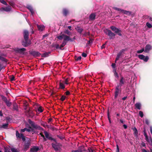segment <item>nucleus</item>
Listing matches in <instances>:
<instances>
[{"mask_svg":"<svg viewBox=\"0 0 152 152\" xmlns=\"http://www.w3.org/2000/svg\"><path fill=\"white\" fill-rule=\"evenodd\" d=\"M28 122L29 124L31 125V126L32 127V128L31 126H29L28 128V129L25 128L23 129H21L20 130V132H25V131L30 132H34V129H35L38 130L40 131L43 130V129L40 126L35 124L34 122L32 121L30 119L28 121Z\"/></svg>","mask_w":152,"mask_h":152,"instance_id":"nucleus-1","label":"nucleus"},{"mask_svg":"<svg viewBox=\"0 0 152 152\" xmlns=\"http://www.w3.org/2000/svg\"><path fill=\"white\" fill-rule=\"evenodd\" d=\"M57 38L59 40L63 39V41L62 42L60 46V50H62V48L64 47L67 44V41L73 42V40L69 36L64 34L61 33L59 34L57 37Z\"/></svg>","mask_w":152,"mask_h":152,"instance_id":"nucleus-2","label":"nucleus"},{"mask_svg":"<svg viewBox=\"0 0 152 152\" xmlns=\"http://www.w3.org/2000/svg\"><path fill=\"white\" fill-rule=\"evenodd\" d=\"M23 37L24 40L22 42V45L23 46L26 47L31 44V41L28 40V32L27 30H24Z\"/></svg>","mask_w":152,"mask_h":152,"instance_id":"nucleus-3","label":"nucleus"},{"mask_svg":"<svg viewBox=\"0 0 152 152\" xmlns=\"http://www.w3.org/2000/svg\"><path fill=\"white\" fill-rule=\"evenodd\" d=\"M51 145L56 152H59L61 150L62 145L59 142L56 143H52L51 144Z\"/></svg>","mask_w":152,"mask_h":152,"instance_id":"nucleus-4","label":"nucleus"},{"mask_svg":"<svg viewBox=\"0 0 152 152\" xmlns=\"http://www.w3.org/2000/svg\"><path fill=\"white\" fill-rule=\"evenodd\" d=\"M104 33L108 35L110 39H113L115 38V34L112 32L111 31L108 29H106L104 30Z\"/></svg>","mask_w":152,"mask_h":152,"instance_id":"nucleus-5","label":"nucleus"},{"mask_svg":"<svg viewBox=\"0 0 152 152\" xmlns=\"http://www.w3.org/2000/svg\"><path fill=\"white\" fill-rule=\"evenodd\" d=\"M121 88L117 86L115 87L114 94V98L115 99L117 98L119 94H121Z\"/></svg>","mask_w":152,"mask_h":152,"instance_id":"nucleus-6","label":"nucleus"},{"mask_svg":"<svg viewBox=\"0 0 152 152\" xmlns=\"http://www.w3.org/2000/svg\"><path fill=\"white\" fill-rule=\"evenodd\" d=\"M110 28L113 31H114L115 33L117 34L118 35L120 36L122 35V34L121 33V31L118 28L113 26H111L110 27Z\"/></svg>","mask_w":152,"mask_h":152,"instance_id":"nucleus-7","label":"nucleus"},{"mask_svg":"<svg viewBox=\"0 0 152 152\" xmlns=\"http://www.w3.org/2000/svg\"><path fill=\"white\" fill-rule=\"evenodd\" d=\"M68 80L67 78L65 81H63L62 82H60L59 83V88L60 89H64L65 88V84L67 85L68 84Z\"/></svg>","mask_w":152,"mask_h":152,"instance_id":"nucleus-8","label":"nucleus"},{"mask_svg":"<svg viewBox=\"0 0 152 152\" xmlns=\"http://www.w3.org/2000/svg\"><path fill=\"white\" fill-rule=\"evenodd\" d=\"M12 7L10 6H8L7 7H2L0 8V11L3 12L4 11L8 12L11 11Z\"/></svg>","mask_w":152,"mask_h":152,"instance_id":"nucleus-9","label":"nucleus"},{"mask_svg":"<svg viewBox=\"0 0 152 152\" xmlns=\"http://www.w3.org/2000/svg\"><path fill=\"white\" fill-rule=\"evenodd\" d=\"M138 57L139 59L143 60V61L145 62L148 61L149 59L148 56H145L142 54L138 55Z\"/></svg>","mask_w":152,"mask_h":152,"instance_id":"nucleus-10","label":"nucleus"},{"mask_svg":"<svg viewBox=\"0 0 152 152\" xmlns=\"http://www.w3.org/2000/svg\"><path fill=\"white\" fill-rule=\"evenodd\" d=\"M15 50L18 53L23 54H24L25 51L26 50V49L24 48H15Z\"/></svg>","mask_w":152,"mask_h":152,"instance_id":"nucleus-11","label":"nucleus"},{"mask_svg":"<svg viewBox=\"0 0 152 152\" xmlns=\"http://www.w3.org/2000/svg\"><path fill=\"white\" fill-rule=\"evenodd\" d=\"M30 145V143L29 141L25 142L24 145L23 151H27L29 148Z\"/></svg>","mask_w":152,"mask_h":152,"instance_id":"nucleus-12","label":"nucleus"},{"mask_svg":"<svg viewBox=\"0 0 152 152\" xmlns=\"http://www.w3.org/2000/svg\"><path fill=\"white\" fill-rule=\"evenodd\" d=\"M125 83V80L123 77H121L120 80V83L117 86H118L119 87H121Z\"/></svg>","mask_w":152,"mask_h":152,"instance_id":"nucleus-13","label":"nucleus"},{"mask_svg":"<svg viewBox=\"0 0 152 152\" xmlns=\"http://www.w3.org/2000/svg\"><path fill=\"white\" fill-rule=\"evenodd\" d=\"M152 48V47L151 45L149 44L147 45L145 47V50H144L145 52L147 53H149V51Z\"/></svg>","mask_w":152,"mask_h":152,"instance_id":"nucleus-14","label":"nucleus"},{"mask_svg":"<svg viewBox=\"0 0 152 152\" xmlns=\"http://www.w3.org/2000/svg\"><path fill=\"white\" fill-rule=\"evenodd\" d=\"M84 151V147L83 146L79 147L77 150H72V152H83Z\"/></svg>","mask_w":152,"mask_h":152,"instance_id":"nucleus-15","label":"nucleus"},{"mask_svg":"<svg viewBox=\"0 0 152 152\" xmlns=\"http://www.w3.org/2000/svg\"><path fill=\"white\" fill-rule=\"evenodd\" d=\"M30 54L34 56H38L40 55V53L38 51H33L30 52Z\"/></svg>","mask_w":152,"mask_h":152,"instance_id":"nucleus-16","label":"nucleus"},{"mask_svg":"<svg viewBox=\"0 0 152 152\" xmlns=\"http://www.w3.org/2000/svg\"><path fill=\"white\" fill-rule=\"evenodd\" d=\"M26 8L30 10L31 15H33L34 13V11L32 6L28 4L26 6Z\"/></svg>","mask_w":152,"mask_h":152,"instance_id":"nucleus-17","label":"nucleus"},{"mask_svg":"<svg viewBox=\"0 0 152 152\" xmlns=\"http://www.w3.org/2000/svg\"><path fill=\"white\" fill-rule=\"evenodd\" d=\"M132 129L134 131V136L136 138L138 137V132L137 128L135 127H134V128H132Z\"/></svg>","mask_w":152,"mask_h":152,"instance_id":"nucleus-18","label":"nucleus"},{"mask_svg":"<svg viewBox=\"0 0 152 152\" xmlns=\"http://www.w3.org/2000/svg\"><path fill=\"white\" fill-rule=\"evenodd\" d=\"M44 133L45 134L46 138L50 140L51 137H52L51 136V135L48 132L45 131H44Z\"/></svg>","mask_w":152,"mask_h":152,"instance_id":"nucleus-19","label":"nucleus"},{"mask_svg":"<svg viewBox=\"0 0 152 152\" xmlns=\"http://www.w3.org/2000/svg\"><path fill=\"white\" fill-rule=\"evenodd\" d=\"M39 150V148L37 146H34L30 149V151L32 152H36Z\"/></svg>","mask_w":152,"mask_h":152,"instance_id":"nucleus-20","label":"nucleus"},{"mask_svg":"<svg viewBox=\"0 0 152 152\" xmlns=\"http://www.w3.org/2000/svg\"><path fill=\"white\" fill-rule=\"evenodd\" d=\"M96 15L95 13H91L89 17V19L91 20H95Z\"/></svg>","mask_w":152,"mask_h":152,"instance_id":"nucleus-21","label":"nucleus"},{"mask_svg":"<svg viewBox=\"0 0 152 152\" xmlns=\"http://www.w3.org/2000/svg\"><path fill=\"white\" fill-rule=\"evenodd\" d=\"M63 14L64 16H66L69 13L68 10L66 8H64L63 9Z\"/></svg>","mask_w":152,"mask_h":152,"instance_id":"nucleus-22","label":"nucleus"},{"mask_svg":"<svg viewBox=\"0 0 152 152\" xmlns=\"http://www.w3.org/2000/svg\"><path fill=\"white\" fill-rule=\"evenodd\" d=\"M136 108L139 110L141 109L142 104L140 102H137L135 104Z\"/></svg>","mask_w":152,"mask_h":152,"instance_id":"nucleus-23","label":"nucleus"},{"mask_svg":"<svg viewBox=\"0 0 152 152\" xmlns=\"http://www.w3.org/2000/svg\"><path fill=\"white\" fill-rule=\"evenodd\" d=\"M37 27L39 31H42L45 29V27L43 25H37Z\"/></svg>","mask_w":152,"mask_h":152,"instance_id":"nucleus-24","label":"nucleus"},{"mask_svg":"<svg viewBox=\"0 0 152 152\" xmlns=\"http://www.w3.org/2000/svg\"><path fill=\"white\" fill-rule=\"evenodd\" d=\"M145 139L148 143L152 145V139L151 137H148L145 138Z\"/></svg>","mask_w":152,"mask_h":152,"instance_id":"nucleus-25","label":"nucleus"},{"mask_svg":"<svg viewBox=\"0 0 152 152\" xmlns=\"http://www.w3.org/2000/svg\"><path fill=\"white\" fill-rule=\"evenodd\" d=\"M113 9L117 11H118L119 13H122V11L123 10L121 9L120 8H117L116 7H113Z\"/></svg>","mask_w":152,"mask_h":152,"instance_id":"nucleus-26","label":"nucleus"},{"mask_svg":"<svg viewBox=\"0 0 152 152\" xmlns=\"http://www.w3.org/2000/svg\"><path fill=\"white\" fill-rule=\"evenodd\" d=\"M76 29L77 31L80 34L82 33L83 31V29L80 27H77L76 28Z\"/></svg>","mask_w":152,"mask_h":152,"instance_id":"nucleus-27","label":"nucleus"},{"mask_svg":"<svg viewBox=\"0 0 152 152\" xmlns=\"http://www.w3.org/2000/svg\"><path fill=\"white\" fill-rule=\"evenodd\" d=\"M21 134H20L18 131H16V135L17 138H21Z\"/></svg>","mask_w":152,"mask_h":152,"instance_id":"nucleus-28","label":"nucleus"},{"mask_svg":"<svg viewBox=\"0 0 152 152\" xmlns=\"http://www.w3.org/2000/svg\"><path fill=\"white\" fill-rule=\"evenodd\" d=\"M122 13L126 15H129L131 14V12L129 11H127L124 10H123Z\"/></svg>","mask_w":152,"mask_h":152,"instance_id":"nucleus-29","label":"nucleus"},{"mask_svg":"<svg viewBox=\"0 0 152 152\" xmlns=\"http://www.w3.org/2000/svg\"><path fill=\"white\" fill-rule=\"evenodd\" d=\"M8 123L3 124L1 126V127L4 129H6L8 127Z\"/></svg>","mask_w":152,"mask_h":152,"instance_id":"nucleus-30","label":"nucleus"},{"mask_svg":"<svg viewBox=\"0 0 152 152\" xmlns=\"http://www.w3.org/2000/svg\"><path fill=\"white\" fill-rule=\"evenodd\" d=\"M11 151L12 152H19V151L17 149L14 148H11Z\"/></svg>","mask_w":152,"mask_h":152,"instance_id":"nucleus-31","label":"nucleus"},{"mask_svg":"<svg viewBox=\"0 0 152 152\" xmlns=\"http://www.w3.org/2000/svg\"><path fill=\"white\" fill-rule=\"evenodd\" d=\"M1 98L2 100L5 103L7 102L8 100L6 97L5 96H1Z\"/></svg>","mask_w":152,"mask_h":152,"instance_id":"nucleus-32","label":"nucleus"},{"mask_svg":"<svg viewBox=\"0 0 152 152\" xmlns=\"http://www.w3.org/2000/svg\"><path fill=\"white\" fill-rule=\"evenodd\" d=\"M57 136V137L59 138L61 140H63L64 138V137L62 135H58Z\"/></svg>","mask_w":152,"mask_h":152,"instance_id":"nucleus-33","label":"nucleus"},{"mask_svg":"<svg viewBox=\"0 0 152 152\" xmlns=\"http://www.w3.org/2000/svg\"><path fill=\"white\" fill-rule=\"evenodd\" d=\"M64 33L65 34H66L67 35H70L71 34V32L69 31L68 30H66L64 31Z\"/></svg>","mask_w":152,"mask_h":152,"instance_id":"nucleus-34","label":"nucleus"},{"mask_svg":"<svg viewBox=\"0 0 152 152\" xmlns=\"http://www.w3.org/2000/svg\"><path fill=\"white\" fill-rule=\"evenodd\" d=\"M50 53V52H48V53H44L42 56L46 57L48 56V55Z\"/></svg>","mask_w":152,"mask_h":152,"instance_id":"nucleus-35","label":"nucleus"},{"mask_svg":"<svg viewBox=\"0 0 152 152\" xmlns=\"http://www.w3.org/2000/svg\"><path fill=\"white\" fill-rule=\"evenodd\" d=\"M37 111L40 113H42L43 112V110L42 109L41 106L38 107Z\"/></svg>","mask_w":152,"mask_h":152,"instance_id":"nucleus-36","label":"nucleus"},{"mask_svg":"<svg viewBox=\"0 0 152 152\" xmlns=\"http://www.w3.org/2000/svg\"><path fill=\"white\" fill-rule=\"evenodd\" d=\"M0 2L1 3L5 5H7V2L4 0H0Z\"/></svg>","mask_w":152,"mask_h":152,"instance_id":"nucleus-37","label":"nucleus"},{"mask_svg":"<svg viewBox=\"0 0 152 152\" xmlns=\"http://www.w3.org/2000/svg\"><path fill=\"white\" fill-rule=\"evenodd\" d=\"M146 25L149 28H151L152 27V25L151 24L148 22H147L146 23Z\"/></svg>","mask_w":152,"mask_h":152,"instance_id":"nucleus-38","label":"nucleus"},{"mask_svg":"<svg viewBox=\"0 0 152 152\" xmlns=\"http://www.w3.org/2000/svg\"><path fill=\"white\" fill-rule=\"evenodd\" d=\"M139 115L141 118H142L143 116V112L142 111H140L139 113Z\"/></svg>","mask_w":152,"mask_h":152,"instance_id":"nucleus-39","label":"nucleus"},{"mask_svg":"<svg viewBox=\"0 0 152 152\" xmlns=\"http://www.w3.org/2000/svg\"><path fill=\"white\" fill-rule=\"evenodd\" d=\"M144 51V49L142 48L141 50H138L137 51V53H141Z\"/></svg>","mask_w":152,"mask_h":152,"instance_id":"nucleus-40","label":"nucleus"},{"mask_svg":"<svg viewBox=\"0 0 152 152\" xmlns=\"http://www.w3.org/2000/svg\"><path fill=\"white\" fill-rule=\"evenodd\" d=\"M5 103L7 106L10 107L11 106V103L8 100Z\"/></svg>","mask_w":152,"mask_h":152,"instance_id":"nucleus-41","label":"nucleus"},{"mask_svg":"<svg viewBox=\"0 0 152 152\" xmlns=\"http://www.w3.org/2000/svg\"><path fill=\"white\" fill-rule=\"evenodd\" d=\"M0 60L2 61H6V59L1 56H0Z\"/></svg>","mask_w":152,"mask_h":152,"instance_id":"nucleus-42","label":"nucleus"},{"mask_svg":"<svg viewBox=\"0 0 152 152\" xmlns=\"http://www.w3.org/2000/svg\"><path fill=\"white\" fill-rule=\"evenodd\" d=\"M50 140L54 141L55 142V143H58V142H57V140H56V139H55L54 138H53L52 137H51V138Z\"/></svg>","mask_w":152,"mask_h":152,"instance_id":"nucleus-43","label":"nucleus"},{"mask_svg":"<svg viewBox=\"0 0 152 152\" xmlns=\"http://www.w3.org/2000/svg\"><path fill=\"white\" fill-rule=\"evenodd\" d=\"M66 98V97L64 96H62L61 98V100L62 101H64Z\"/></svg>","mask_w":152,"mask_h":152,"instance_id":"nucleus-44","label":"nucleus"},{"mask_svg":"<svg viewBox=\"0 0 152 152\" xmlns=\"http://www.w3.org/2000/svg\"><path fill=\"white\" fill-rule=\"evenodd\" d=\"M54 47H55L56 49H60V46H59V45L58 44H56L55 45Z\"/></svg>","mask_w":152,"mask_h":152,"instance_id":"nucleus-45","label":"nucleus"},{"mask_svg":"<svg viewBox=\"0 0 152 152\" xmlns=\"http://www.w3.org/2000/svg\"><path fill=\"white\" fill-rule=\"evenodd\" d=\"M21 138L23 141H24L25 140V137L23 134H21Z\"/></svg>","mask_w":152,"mask_h":152,"instance_id":"nucleus-46","label":"nucleus"},{"mask_svg":"<svg viewBox=\"0 0 152 152\" xmlns=\"http://www.w3.org/2000/svg\"><path fill=\"white\" fill-rule=\"evenodd\" d=\"M145 122L146 124L147 125H148L149 124V122L148 120L147 119H146L145 120Z\"/></svg>","mask_w":152,"mask_h":152,"instance_id":"nucleus-47","label":"nucleus"},{"mask_svg":"<svg viewBox=\"0 0 152 152\" xmlns=\"http://www.w3.org/2000/svg\"><path fill=\"white\" fill-rule=\"evenodd\" d=\"M144 135L145 137V138L148 137L145 130H144Z\"/></svg>","mask_w":152,"mask_h":152,"instance_id":"nucleus-48","label":"nucleus"},{"mask_svg":"<svg viewBox=\"0 0 152 152\" xmlns=\"http://www.w3.org/2000/svg\"><path fill=\"white\" fill-rule=\"evenodd\" d=\"M82 55V56L84 57H86L87 56V54L84 53H83Z\"/></svg>","mask_w":152,"mask_h":152,"instance_id":"nucleus-49","label":"nucleus"},{"mask_svg":"<svg viewBox=\"0 0 152 152\" xmlns=\"http://www.w3.org/2000/svg\"><path fill=\"white\" fill-rule=\"evenodd\" d=\"M142 152H150L149 151H147L144 149H142Z\"/></svg>","mask_w":152,"mask_h":152,"instance_id":"nucleus-50","label":"nucleus"},{"mask_svg":"<svg viewBox=\"0 0 152 152\" xmlns=\"http://www.w3.org/2000/svg\"><path fill=\"white\" fill-rule=\"evenodd\" d=\"M116 66V65L114 63H113L112 64V66L113 67V68L114 69L115 68Z\"/></svg>","mask_w":152,"mask_h":152,"instance_id":"nucleus-51","label":"nucleus"},{"mask_svg":"<svg viewBox=\"0 0 152 152\" xmlns=\"http://www.w3.org/2000/svg\"><path fill=\"white\" fill-rule=\"evenodd\" d=\"M126 50L125 49H123L122 50H121L119 52L121 53L122 54L123 52L125 51Z\"/></svg>","mask_w":152,"mask_h":152,"instance_id":"nucleus-52","label":"nucleus"},{"mask_svg":"<svg viewBox=\"0 0 152 152\" xmlns=\"http://www.w3.org/2000/svg\"><path fill=\"white\" fill-rule=\"evenodd\" d=\"M141 145L142 146V147H145L146 146V144L144 142H142L141 144Z\"/></svg>","mask_w":152,"mask_h":152,"instance_id":"nucleus-53","label":"nucleus"},{"mask_svg":"<svg viewBox=\"0 0 152 152\" xmlns=\"http://www.w3.org/2000/svg\"><path fill=\"white\" fill-rule=\"evenodd\" d=\"M117 147V150L116 152H119V146L118 145H116Z\"/></svg>","mask_w":152,"mask_h":152,"instance_id":"nucleus-54","label":"nucleus"},{"mask_svg":"<svg viewBox=\"0 0 152 152\" xmlns=\"http://www.w3.org/2000/svg\"><path fill=\"white\" fill-rule=\"evenodd\" d=\"M122 55V54L121 53L119 52V53L118 54L117 56L120 58L121 57V56Z\"/></svg>","mask_w":152,"mask_h":152,"instance_id":"nucleus-55","label":"nucleus"},{"mask_svg":"<svg viewBox=\"0 0 152 152\" xmlns=\"http://www.w3.org/2000/svg\"><path fill=\"white\" fill-rule=\"evenodd\" d=\"M42 137L43 138V140L44 141H45L47 140L46 138V137H45L44 136H42Z\"/></svg>","mask_w":152,"mask_h":152,"instance_id":"nucleus-56","label":"nucleus"},{"mask_svg":"<svg viewBox=\"0 0 152 152\" xmlns=\"http://www.w3.org/2000/svg\"><path fill=\"white\" fill-rule=\"evenodd\" d=\"M81 59V56H79V57H78L76 59V60L77 61L80 60Z\"/></svg>","mask_w":152,"mask_h":152,"instance_id":"nucleus-57","label":"nucleus"},{"mask_svg":"<svg viewBox=\"0 0 152 152\" xmlns=\"http://www.w3.org/2000/svg\"><path fill=\"white\" fill-rule=\"evenodd\" d=\"M150 130L151 134L152 135V126H151L150 127Z\"/></svg>","mask_w":152,"mask_h":152,"instance_id":"nucleus-58","label":"nucleus"},{"mask_svg":"<svg viewBox=\"0 0 152 152\" xmlns=\"http://www.w3.org/2000/svg\"><path fill=\"white\" fill-rule=\"evenodd\" d=\"M48 36V34H46L43 36V38H44L47 37Z\"/></svg>","mask_w":152,"mask_h":152,"instance_id":"nucleus-59","label":"nucleus"},{"mask_svg":"<svg viewBox=\"0 0 152 152\" xmlns=\"http://www.w3.org/2000/svg\"><path fill=\"white\" fill-rule=\"evenodd\" d=\"M119 58L118 56H117L116 59H115V63L116 62V61H117V60H118Z\"/></svg>","mask_w":152,"mask_h":152,"instance_id":"nucleus-60","label":"nucleus"},{"mask_svg":"<svg viewBox=\"0 0 152 152\" xmlns=\"http://www.w3.org/2000/svg\"><path fill=\"white\" fill-rule=\"evenodd\" d=\"M65 94L66 95H69L70 94V92L69 91H67L65 92Z\"/></svg>","mask_w":152,"mask_h":152,"instance_id":"nucleus-61","label":"nucleus"},{"mask_svg":"<svg viewBox=\"0 0 152 152\" xmlns=\"http://www.w3.org/2000/svg\"><path fill=\"white\" fill-rule=\"evenodd\" d=\"M89 152H93V151L91 149H88Z\"/></svg>","mask_w":152,"mask_h":152,"instance_id":"nucleus-62","label":"nucleus"},{"mask_svg":"<svg viewBox=\"0 0 152 152\" xmlns=\"http://www.w3.org/2000/svg\"><path fill=\"white\" fill-rule=\"evenodd\" d=\"M124 128L125 129H127V126L126 125V124H124L123 126Z\"/></svg>","mask_w":152,"mask_h":152,"instance_id":"nucleus-63","label":"nucleus"},{"mask_svg":"<svg viewBox=\"0 0 152 152\" xmlns=\"http://www.w3.org/2000/svg\"><path fill=\"white\" fill-rule=\"evenodd\" d=\"M14 78H15L13 76L11 78L10 80H11V81H12L14 80Z\"/></svg>","mask_w":152,"mask_h":152,"instance_id":"nucleus-64","label":"nucleus"}]
</instances>
